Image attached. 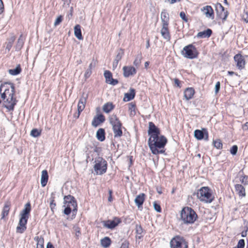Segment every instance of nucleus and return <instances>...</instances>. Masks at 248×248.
<instances>
[{"label": "nucleus", "mask_w": 248, "mask_h": 248, "mask_svg": "<svg viewBox=\"0 0 248 248\" xmlns=\"http://www.w3.org/2000/svg\"><path fill=\"white\" fill-rule=\"evenodd\" d=\"M15 86L13 83H4L0 86L1 98L4 100L5 107L9 110H13L16 105L17 100L14 97Z\"/></svg>", "instance_id": "nucleus-1"}, {"label": "nucleus", "mask_w": 248, "mask_h": 248, "mask_svg": "<svg viewBox=\"0 0 248 248\" xmlns=\"http://www.w3.org/2000/svg\"><path fill=\"white\" fill-rule=\"evenodd\" d=\"M167 140L164 136L158 135L155 137H150L148 140V145L152 153L154 155L163 153L165 151L158 150L163 148L167 143Z\"/></svg>", "instance_id": "nucleus-2"}, {"label": "nucleus", "mask_w": 248, "mask_h": 248, "mask_svg": "<svg viewBox=\"0 0 248 248\" xmlns=\"http://www.w3.org/2000/svg\"><path fill=\"white\" fill-rule=\"evenodd\" d=\"M198 218L195 211L190 207H185L181 212V219L184 224H191Z\"/></svg>", "instance_id": "nucleus-3"}, {"label": "nucleus", "mask_w": 248, "mask_h": 248, "mask_svg": "<svg viewBox=\"0 0 248 248\" xmlns=\"http://www.w3.org/2000/svg\"><path fill=\"white\" fill-rule=\"evenodd\" d=\"M197 197L200 201L205 203H211L214 199L212 190L208 187H201L197 192Z\"/></svg>", "instance_id": "nucleus-4"}, {"label": "nucleus", "mask_w": 248, "mask_h": 248, "mask_svg": "<svg viewBox=\"0 0 248 248\" xmlns=\"http://www.w3.org/2000/svg\"><path fill=\"white\" fill-rule=\"evenodd\" d=\"M93 169L96 175H102L106 173L107 167V162L101 157L95 158Z\"/></svg>", "instance_id": "nucleus-5"}, {"label": "nucleus", "mask_w": 248, "mask_h": 248, "mask_svg": "<svg viewBox=\"0 0 248 248\" xmlns=\"http://www.w3.org/2000/svg\"><path fill=\"white\" fill-rule=\"evenodd\" d=\"M171 248H187L188 245L186 241L182 237L176 236L170 242Z\"/></svg>", "instance_id": "nucleus-6"}, {"label": "nucleus", "mask_w": 248, "mask_h": 248, "mask_svg": "<svg viewBox=\"0 0 248 248\" xmlns=\"http://www.w3.org/2000/svg\"><path fill=\"white\" fill-rule=\"evenodd\" d=\"M182 54L185 57L190 59L197 57L196 48L192 45L185 46L182 51Z\"/></svg>", "instance_id": "nucleus-7"}, {"label": "nucleus", "mask_w": 248, "mask_h": 248, "mask_svg": "<svg viewBox=\"0 0 248 248\" xmlns=\"http://www.w3.org/2000/svg\"><path fill=\"white\" fill-rule=\"evenodd\" d=\"M121 222V220L118 217H114L112 220H103L101 222L104 228L112 230Z\"/></svg>", "instance_id": "nucleus-8"}, {"label": "nucleus", "mask_w": 248, "mask_h": 248, "mask_svg": "<svg viewBox=\"0 0 248 248\" xmlns=\"http://www.w3.org/2000/svg\"><path fill=\"white\" fill-rule=\"evenodd\" d=\"M64 206L69 207L72 211H77V204L74 197L68 195L64 197Z\"/></svg>", "instance_id": "nucleus-9"}, {"label": "nucleus", "mask_w": 248, "mask_h": 248, "mask_svg": "<svg viewBox=\"0 0 248 248\" xmlns=\"http://www.w3.org/2000/svg\"><path fill=\"white\" fill-rule=\"evenodd\" d=\"M233 58L237 68L240 70L244 69L246 64L244 56L240 54H237L234 56Z\"/></svg>", "instance_id": "nucleus-10"}, {"label": "nucleus", "mask_w": 248, "mask_h": 248, "mask_svg": "<svg viewBox=\"0 0 248 248\" xmlns=\"http://www.w3.org/2000/svg\"><path fill=\"white\" fill-rule=\"evenodd\" d=\"M216 10L217 14L219 18L225 20L227 17L228 13L227 11H225L224 7L219 3L216 4Z\"/></svg>", "instance_id": "nucleus-11"}, {"label": "nucleus", "mask_w": 248, "mask_h": 248, "mask_svg": "<svg viewBox=\"0 0 248 248\" xmlns=\"http://www.w3.org/2000/svg\"><path fill=\"white\" fill-rule=\"evenodd\" d=\"M195 138L198 140L204 139L207 140L208 139V131L205 128H202V130H195L194 133Z\"/></svg>", "instance_id": "nucleus-12"}, {"label": "nucleus", "mask_w": 248, "mask_h": 248, "mask_svg": "<svg viewBox=\"0 0 248 248\" xmlns=\"http://www.w3.org/2000/svg\"><path fill=\"white\" fill-rule=\"evenodd\" d=\"M87 98V95L84 94L82 95L80 98L79 100L78 104V115L77 118H78L81 112L83 111L85 107V104L86 103Z\"/></svg>", "instance_id": "nucleus-13"}, {"label": "nucleus", "mask_w": 248, "mask_h": 248, "mask_svg": "<svg viewBox=\"0 0 248 248\" xmlns=\"http://www.w3.org/2000/svg\"><path fill=\"white\" fill-rule=\"evenodd\" d=\"M201 11L205 15V17L211 19L214 18V12L211 6L206 5L201 8Z\"/></svg>", "instance_id": "nucleus-14"}, {"label": "nucleus", "mask_w": 248, "mask_h": 248, "mask_svg": "<svg viewBox=\"0 0 248 248\" xmlns=\"http://www.w3.org/2000/svg\"><path fill=\"white\" fill-rule=\"evenodd\" d=\"M148 134L150 135V137H155L160 134V130L153 122H149Z\"/></svg>", "instance_id": "nucleus-15"}, {"label": "nucleus", "mask_w": 248, "mask_h": 248, "mask_svg": "<svg viewBox=\"0 0 248 248\" xmlns=\"http://www.w3.org/2000/svg\"><path fill=\"white\" fill-rule=\"evenodd\" d=\"M124 76L125 78L133 76L136 74V69L131 66H124L123 67Z\"/></svg>", "instance_id": "nucleus-16"}, {"label": "nucleus", "mask_w": 248, "mask_h": 248, "mask_svg": "<svg viewBox=\"0 0 248 248\" xmlns=\"http://www.w3.org/2000/svg\"><path fill=\"white\" fill-rule=\"evenodd\" d=\"M160 33L164 39L167 41H170V35L169 29V25H161Z\"/></svg>", "instance_id": "nucleus-17"}, {"label": "nucleus", "mask_w": 248, "mask_h": 248, "mask_svg": "<svg viewBox=\"0 0 248 248\" xmlns=\"http://www.w3.org/2000/svg\"><path fill=\"white\" fill-rule=\"evenodd\" d=\"M104 75L106 78V82L107 83L112 85H115L118 83L117 79H113L112 78V74L110 71L107 70L105 71Z\"/></svg>", "instance_id": "nucleus-18"}, {"label": "nucleus", "mask_w": 248, "mask_h": 248, "mask_svg": "<svg viewBox=\"0 0 248 248\" xmlns=\"http://www.w3.org/2000/svg\"><path fill=\"white\" fill-rule=\"evenodd\" d=\"M31 210V204L29 202L26 203L24 209L21 213L20 218L28 220L29 215Z\"/></svg>", "instance_id": "nucleus-19"}, {"label": "nucleus", "mask_w": 248, "mask_h": 248, "mask_svg": "<svg viewBox=\"0 0 248 248\" xmlns=\"http://www.w3.org/2000/svg\"><path fill=\"white\" fill-rule=\"evenodd\" d=\"M109 123L112 127L122 126V124L116 114H112L109 117Z\"/></svg>", "instance_id": "nucleus-20"}, {"label": "nucleus", "mask_w": 248, "mask_h": 248, "mask_svg": "<svg viewBox=\"0 0 248 248\" xmlns=\"http://www.w3.org/2000/svg\"><path fill=\"white\" fill-rule=\"evenodd\" d=\"M27 223V220L20 218L18 225L16 229V232L20 233H23L26 229Z\"/></svg>", "instance_id": "nucleus-21"}, {"label": "nucleus", "mask_w": 248, "mask_h": 248, "mask_svg": "<svg viewBox=\"0 0 248 248\" xmlns=\"http://www.w3.org/2000/svg\"><path fill=\"white\" fill-rule=\"evenodd\" d=\"M161 25H169L170 17L167 10L163 9L161 13Z\"/></svg>", "instance_id": "nucleus-22"}, {"label": "nucleus", "mask_w": 248, "mask_h": 248, "mask_svg": "<svg viewBox=\"0 0 248 248\" xmlns=\"http://www.w3.org/2000/svg\"><path fill=\"white\" fill-rule=\"evenodd\" d=\"M105 120V117L102 114H99L94 117L92 124L93 126L96 127Z\"/></svg>", "instance_id": "nucleus-23"}, {"label": "nucleus", "mask_w": 248, "mask_h": 248, "mask_svg": "<svg viewBox=\"0 0 248 248\" xmlns=\"http://www.w3.org/2000/svg\"><path fill=\"white\" fill-rule=\"evenodd\" d=\"M145 195L144 193H140L136 196L134 202L138 207H140L143 204L145 200Z\"/></svg>", "instance_id": "nucleus-24"}, {"label": "nucleus", "mask_w": 248, "mask_h": 248, "mask_svg": "<svg viewBox=\"0 0 248 248\" xmlns=\"http://www.w3.org/2000/svg\"><path fill=\"white\" fill-rule=\"evenodd\" d=\"M48 179V173L46 170H43L41 173V184L43 187L46 185Z\"/></svg>", "instance_id": "nucleus-25"}, {"label": "nucleus", "mask_w": 248, "mask_h": 248, "mask_svg": "<svg viewBox=\"0 0 248 248\" xmlns=\"http://www.w3.org/2000/svg\"><path fill=\"white\" fill-rule=\"evenodd\" d=\"M195 93L194 90L192 88H187L184 92V97L186 100L191 99Z\"/></svg>", "instance_id": "nucleus-26"}, {"label": "nucleus", "mask_w": 248, "mask_h": 248, "mask_svg": "<svg viewBox=\"0 0 248 248\" xmlns=\"http://www.w3.org/2000/svg\"><path fill=\"white\" fill-rule=\"evenodd\" d=\"M212 32V30L210 29H208L205 31L198 32L197 36L201 38H208L211 36Z\"/></svg>", "instance_id": "nucleus-27"}, {"label": "nucleus", "mask_w": 248, "mask_h": 248, "mask_svg": "<svg viewBox=\"0 0 248 248\" xmlns=\"http://www.w3.org/2000/svg\"><path fill=\"white\" fill-rule=\"evenodd\" d=\"M135 95V90L133 89H130L129 93H127L124 94V101H129L133 99Z\"/></svg>", "instance_id": "nucleus-28"}, {"label": "nucleus", "mask_w": 248, "mask_h": 248, "mask_svg": "<svg viewBox=\"0 0 248 248\" xmlns=\"http://www.w3.org/2000/svg\"><path fill=\"white\" fill-rule=\"evenodd\" d=\"M235 189L239 196L245 197L246 196L245 188L241 185H236L235 186Z\"/></svg>", "instance_id": "nucleus-29"}, {"label": "nucleus", "mask_w": 248, "mask_h": 248, "mask_svg": "<svg viewBox=\"0 0 248 248\" xmlns=\"http://www.w3.org/2000/svg\"><path fill=\"white\" fill-rule=\"evenodd\" d=\"M80 26L78 24L76 25L74 27V34L75 36L79 40H82L83 37L81 34Z\"/></svg>", "instance_id": "nucleus-30"}, {"label": "nucleus", "mask_w": 248, "mask_h": 248, "mask_svg": "<svg viewBox=\"0 0 248 248\" xmlns=\"http://www.w3.org/2000/svg\"><path fill=\"white\" fill-rule=\"evenodd\" d=\"M96 138L100 141H103L105 139V132L103 128H99L96 132Z\"/></svg>", "instance_id": "nucleus-31"}, {"label": "nucleus", "mask_w": 248, "mask_h": 248, "mask_svg": "<svg viewBox=\"0 0 248 248\" xmlns=\"http://www.w3.org/2000/svg\"><path fill=\"white\" fill-rule=\"evenodd\" d=\"M114 108V106L111 102H108L103 106V110L106 113H108Z\"/></svg>", "instance_id": "nucleus-32"}, {"label": "nucleus", "mask_w": 248, "mask_h": 248, "mask_svg": "<svg viewBox=\"0 0 248 248\" xmlns=\"http://www.w3.org/2000/svg\"><path fill=\"white\" fill-rule=\"evenodd\" d=\"M122 126H114L112 127V129L114 133V138L121 137L123 135V131L122 130Z\"/></svg>", "instance_id": "nucleus-33"}, {"label": "nucleus", "mask_w": 248, "mask_h": 248, "mask_svg": "<svg viewBox=\"0 0 248 248\" xmlns=\"http://www.w3.org/2000/svg\"><path fill=\"white\" fill-rule=\"evenodd\" d=\"M21 71L20 65H17L14 69L9 70V73L11 75H17L19 74Z\"/></svg>", "instance_id": "nucleus-34"}, {"label": "nucleus", "mask_w": 248, "mask_h": 248, "mask_svg": "<svg viewBox=\"0 0 248 248\" xmlns=\"http://www.w3.org/2000/svg\"><path fill=\"white\" fill-rule=\"evenodd\" d=\"M111 244V240L108 237H105L101 240V244L104 247H108Z\"/></svg>", "instance_id": "nucleus-35"}, {"label": "nucleus", "mask_w": 248, "mask_h": 248, "mask_svg": "<svg viewBox=\"0 0 248 248\" xmlns=\"http://www.w3.org/2000/svg\"><path fill=\"white\" fill-rule=\"evenodd\" d=\"M9 210L10 204L9 203H6L2 210L1 218H3L5 216L8 215Z\"/></svg>", "instance_id": "nucleus-36"}, {"label": "nucleus", "mask_w": 248, "mask_h": 248, "mask_svg": "<svg viewBox=\"0 0 248 248\" xmlns=\"http://www.w3.org/2000/svg\"><path fill=\"white\" fill-rule=\"evenodd\" d=\"M15 40V37L12 36L8 39V41L6 43V50H7L8 52L10 50Z\"/></svg>", "instance_id": "nucleus-37"}, {"label": "nucleus", "mask_w": 248, "mask_h": 248, "mask_svg": "<svg viewBox=\"0 0 248 248\" xmlns=\"http://www.w3.org/2000/svg\"><path fill=\"white\" fill-rule=\"evenodd\" d=\"M141 59H142V55L140 53L136 55L135 59L133 62V64L136 66L138 67L141 63Z\"/></svg>", "instance_id": "nucleus-38"}, {"label": "nucleus", "mask_w": 248, "mask_h": 248, "mask_svg": "<svg viewBox=\"0 0 248 248\" xmlns=\"http://www.w3.org/2000/svg\"><path fill=\"white\" fill-rule=\"evenodd\" d=\"M21 37V36H20V37L18 38L16 45V51L20 50L23 46L24 42Z\"/></svg>", "instance_id": "nucleus-39"}, {"label": "nucleus", "mask_w": 248, "mask_h": 248, "mask_svg": "<svg viewBox=\"0 0 248 248\" xmlns=\"http://www.w3.org/2000/svg\"><path fill=\"white\" fill-rule=\"evenodd\" d=\"M136 231L137 234V237L140 239L142 236L143 229L141 226L137 225L136 226Z\"/></svg>", "instance_id": "nucleus-40"}, {"label": "nucleus", "mask_w": 248, "mask_h": 248, "mask_svg": "<svg viewBox=\"0 0 248 248\" xmlns=\"http://www.w3.org/2000/svg\"><path fill=\"white\" fill-rule=\"evenodd\" d=\"M136 106L135 104L131 103L129 104V110L130 111V115L131 116H134L136 114L135 110Z\"/></svg>", "instance_id": "nucleus-41"}, {"label": "nucleus", "mask_w": 248, "mask_h": 248, "mask_svg": "<svg viewBox=\"0 0 248 248\" xmlns=\"http://www.w3.org/2000/svg\"><path fill=\"white\" fill-rule=\"evenodd\" d=\"M41 135V131L37 129H33L31 132V135L33 137H38Z\"/></svg>", "instance_id": "nucleus-42"}, {"label": "nucleus", "mask_w": 248, "mask_h": 248, "mask_svg": "<svg viewBox=\"0 0 248 248\" xmlns=\"http://www.w3.org/2000/svg\"><path fill=\"white\" fill-rule=\"evenodd\" d=\"M214 146L218 149L222 148V143L220 140H217L213 142Z\"/></svg>", "instance_id": "nucleus-43"}, {"label": "nucleus", "mask_w": 248, "mask_h": 248, "mask_svg": "<svg viewBox=\"0 0 248 248\" xmlns=\"http://www.w3.org/2000/svg\"><path fill=\"white\" fill-rule=\"evenodd\" d=\"M123 55H124V52L121 49L118 52L115 59L120 61L121 60Z\"/></svg>", "instance_id": "nucleus-44"}, {"label": "nucleus", "mask_w": 248, "mask_h": 248, "mask_svg": "<svg viewBox=\"0 0 248 248\" xmlns=\"http://www.w3.org/2000/svg\"><path fill=\"white\" fill-rule=\"evenodd\" d=\"M62 16H59L55 20V22H54V25L55 26H57V25H58L59 24H60V23L62 22Z\"/></svg>", "instance_id": "nucleus-45"}, {"label": "nucleus", "mask_w": 248, "mask_h": 248, "mask_svg": "<svg viewBox=\"0 0 248 248\" xmlns=\"http://www.w3.org/2000/svg\"><path fill=\"white\" fill-rule=\"evenodd\" d=\"M245 246V241L244 239L240 240L236 246L238 248H244Z\"/></svg>", "instance_id": "nucleus-46"}, {"label": "nucleus", "mask_w": 248, "mask_h": 248, "mask_svg": "<svg viewBox=\"0 0 248 248\" xmlns=\"http://www.w3.org/2000/svg\"><path fill=\"white\" fill-rule=\"evenodd\" d=\"M238 150V147L236 145H233L231 149L230 152L232 155H235Z\"/></svg>", "instance_id": "nucleus-47"}, {"label": "nucleus", "mask_w": 248, "mask_h": 248, "mask_svg": "<svg viewBox=\"0 0 248 248\" xmlns=\"http://www.w3.org/2000/svg\"><path fill=\"white\" fill-rule=\"evenodd\" d=\"M35 240L37 241L38 245H44V238L42 237H36Z\"/></svg>", "instance_id": "nucleus-48"}, {"label": "nucleus", "mask_w": 248, "mask_h": 248, "mask_svg": "<svg viewBox=\"0 0 248 248\" xmlns=\"http://www.w3.org/2000/svg\"><path fill=\"white\" fill-rule=\"evenodd\" d=\"M154 209L157 212L160 213L161 211L160 206L155 202L154 203Z\"/></svg>", "instance_id": "nucleus-49"}, {"label": "nucleus", "mask_w": 248, "mask_h": 248, "mask_svg": "<svg viewBox=\"0 0 248 248\" xmlns=\"http://www.w3.org/2000/svg\"><path fill=\"white\" fill-rule=\"evenodd\" d=\"M240 181L244 185H247L248 184V176H244L241 178Z\"/></svg>", "instance_id": "nucleus-50"}, {"label": "nucleus", "mask_w": 248, "mask_h": 248, "mask_svg": "<svg viewBox=\"0 0 248 248\" xmlns=\"http://www.w3.org/2000/svg\"><path fill=\"white\" fill-rule=\"evenodd\" d=\"M220 88V83L219 81H217L215 85V93H217L219 91Z\"/></svg>", "instance_id": "nucleus-51"}, {"label": "nucleus", "mask_w": 248, "mask_h": 248, "mask_svg": "<svg viewBox=\"0 0 248 248\" xmlns=\"http://www.w3.org/2000/svg\"><path fill=\"white\" fill-rule=\"evenodd\" d=\"M65 208L64 210V213L66 215H68L70 214L72 210L69 207L65 206Z\"/></svg>", "instance_id": "nucleus-52"}, {"label": "nucleus", "mask_w": 248, "mask_h": 248, "mask_svg": "<svg viewBox=\"0 0 248 248\" xmlns=\"http://www.w3.org/2000/svg\"><path fill=\"white\" fill-rule=\"evenodd\" d=\"M180 16L181 18L184 20L185 22L187 21V18L186 17V14L184 12H181L180 13Z\"/></svg>", "instance_id": "nucleus-53"}, {"label": "nucleus", "mask_w": 248, "mask_h": 248, "mask_svg": "<svg viewBox=\"0 0 248 248\" xmlns=\"http://www.w3.org/2000/svg\"><path fill=\"white\" fill-rule=\"evenodd\" d=\"M128 244H129L127 241H124L122 243L120 248H129Z\"/></svg>", "instance_id": "nucleus-54"}, {"label": "nucleus", "mask_w": 248, "mask_h": 248, "mask_svg": "<svg viewBox=\"0 0 248 248\" xmlns=\"http://www.w3.org/2000/svg\"><path fill=\"white\" fill-rule=\"evenodd\" d=\"M54 202V198H53L51 201V202L50 203V207L51 209H52L53 208H54L56 206V203Z\"/></svg>", "instance_id": "nucleus-55"}, {"label": "nucleus", "mask_w": 248, "mask_h": 248, "mask_svg": "<svg viewBox=\"0 0 248 248\" xmlns=\"http://www.w3.org/2000/svg\"><path fill=\"white\" fill-rule=\"evenodd\" d=\"M4 10V6L2 0H0V14H1Z\"/></svg>", "instance_id": "nucleus-56"}, {"label": "nucleus", "mask_w": 248, "mask_h": 248, "mask_svg": "<svg viewBox=\"0 0 248 248\" xmlns=\"http://www.w3.org/2000/svg\"><path fill=\"white\" fill-rule=\"evenodd\" d=\"M119 62V61L114 59L112 63V67L113 68H115L117 66Z\"/></svg>", "instance_id": "nucleus-57"}, {"label": "nucleus", "mask_w": 248, "mask_h": 248, "mask_svg": "<svg viewBox=\"0 0 248 248\" xmlns=\"http://www.w3.org/2000/svg\"><path fill=\"white\" fill-rule=\"evenodd\" d=\"M174 81L175 85L177 86V87H180V82L178 78H174Z\"/></svg>", "instance_id": "nucleus-58"}, {"label": "nucleus", "mask_w": 248, "mask_h": 248, "mask_svg": "<svg viewBox=\"0 0 248 248\" xmlns=\"http://www.w3.org/2000/svg\"><path fill=\"white\" fill-rule=\"evenodd\" d=\"M91 73L92 70H90L89 69H88L85 73V75L86 77H89L91 74Z\"/></svg>", "instance_id": "nucleus-59"}, {"label": "nucleus", "mask_w": 248, "mask_h": 248, "mask_svg": "<svg viewBox=\"0 0 248 248\" xmlns=\"http://www.w3.org/2000/svg\"><path fill=\"white\" fill-rule=\"evenodd\" d=\"M109 196L108 198V202H111L112 201V195H111L112 191H111V190L109 191Z\"/></svg>", "instance_id": "nucleus-60"}, {"label": "nucleus", "mask_w": 248, "mask_h": 248, "mask_svg": "<svg viewBox=\"0 0 248 248\" xmlns=\"http://www.w3.org/2000/svg\"><path fill=\"white\" fill-rule=\"evenodd\" d=\"M46 248H54V247L51 243L49 242L46 245Z\"/></svg>", "instance_id": "nucleus-61"}, {"label": "nucleus", "mask_w": 248, "mask_h": 248, "mask_svg": "<svg viewBox=\"0 0 248 248\" xmlns=\"http://www.w3.org/2000/svg\"><path fill=\"white\" fill-rule=\"evenodd\" d=\"M228 75H229L230 76H232L234 74H235L237 76V74H235L234 72H232V71H228Z\"/></svg>", "instance_id": "nucleus-62"}, {"label": "nucleus", "mask_w": 248, "mask_h": 248, "mask_svg": "<svg viewBox=\"0 0 248 248\" xmlns=\"http://www.w3.org/2000/svg\"><path fill=\"white\" fill-rule=\"evenodd\" d=\"M170 3L171 4H173L176 2H177V1H180V0H168Z\"/></svg>", "instance_id": "nucleus-63"}, {"label": "nucleus", "mask_w": 248, "mask_h": 248, "mask_svg": "<svg viewBox=\"0 0 248 248\" xmlns=\"http://www.w3.org/2000/svg\"><path fill=\"white\" fill-rule=\"evenodd\" d=\"M150 47V41L148 40L146 42V48H148Z\"/></svg>", "instance_id": "nucleus-64"}]
</instances>
